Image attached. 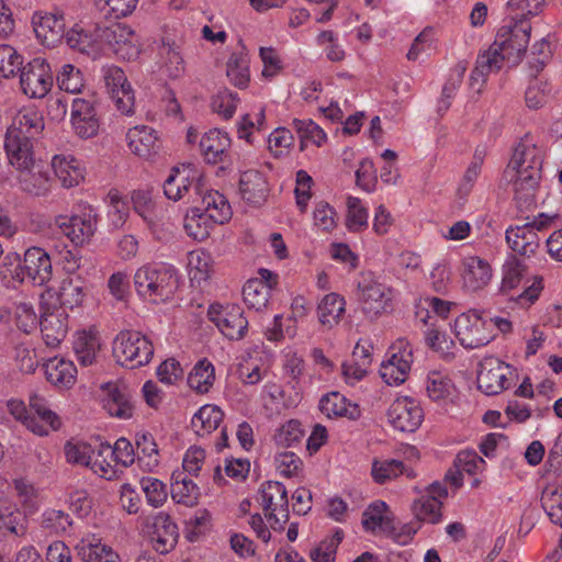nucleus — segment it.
Instances as JSON below:
<instances>
[{
	"mask_svg": "<svg viewBox=\"0 0 562 562\" xmlns=\"http://www.w3.org/2000/svg\"><path fill=\"white\" fill-rule=\"evenodd\" d=\"M542 150L532 139L522 138L514 149L505 169V177L513 184L515 198L527 204L533 202L541 179Z\"/></svg>",
	"mask_w": 562,
	"mask_h": 562,
	"instance_id": "obj_1",
	"label": "nucleus"
},
{
	"mask_svg": "<svg viewBox=\"0 0 562 562\" xmlns=\"http://www.w3.org/2000/svg\"><path fill=\"white\" fill-rule=\"evenodd\" d=\"M179 281V270L164 262L144 265L134 274L137 295L149 304H161L171 300Z\"/></svg>",
	"mask_w": 562,
	"mask_h": 562,
	"instance_id": "obj_2",
	"label": "nucleus"
},
{
	"mask_svg": "<svg viewBox=\"0 0 562 562\" xmlns=\"http://www.w3.org/2000/svg\"><path fill=\"white\" fill-rule=\"evenodd\" d=\"M360 310L366 318L376 321L394 310L395 291L371 273H362L357 283Z\"/></svg>",
	"mask_w": 562,
	"mask_h": 562,
	"instance_id": "obj_3",
	"label": "nucleus"
},
{
	"mask_svg": "<svg viewBox=\"0 0 562 562\" xmlns=\"http://www.w3.org/2000/svg\"><path fill=\"white\" fill-rule=\"evenodd\" d=\"M204 178L202 171L188 164L176 167L164 182V194L171 201H184L188 204L199 202L203 193Z\"/></svg>",
	"mask_w": 562,
	"mask_h": 562,
	"instance_id": "obj_4",
	"label": "nucleus"
},
{
	"mask_svg": "<svg viewBox=\"0 0 562 562\" xmlns=\"http://www.w3.org/2000/svg\"><path fill=\"white\" fill-rule=\"evenodd\" d=\"M113 355L121 366L135 369L149 363L154 355V347L142 333L123 330L114 339Z\"/></svg>",
	"mask_w": 562,
	"mask_h": 562,
	"instance_id": "obj_5",
	"label": "nucleus"
},
{
	"mask_svg": "<svg viewBox=\"0 0 562 562\" xmlns=\"http://www.w3.org/2000/svg\"><path fill=\"white\" fill-rule=\"evenodd\" d=\"M54 224L75 246H83L97 232L98 215L92 206L83 204L79 205L71 215L55 216Z\"/></svg>",
	"mask_w": 562,
	"mask_h": 562,
	"instance_id": "obj_6",
	"label": "nucleus"
},
{
	"mask_svg": "<svg viewBox=\"0 0 562 562\" xmlns=\"http://www.w3.org/2000/svg\"><path fill=\"white\" fill-rule=\"evenodd\" d=\"M451 328L460 345L465 349L484 347L495 337L491 323L475 311L460 314Z\"/></svg>",
	"mask_w": 562,
	"mask_h": 562,
	"instance_id": "obj_7",
	"label": "nucleus"
},
{
	"mask_svg": "<svg viewBox=\"0 0 562 562\" xmlns=\"http://www.w3.org/2000/svg\"><path fill=\"white\" fill-rule=\"evenodd\" d=\"M414 361L413 347L405 338H398L389 348L380 366V375L387 385H401L411 372Z\"/></svg>",
	"mask_w": 562,
	"mask_h": 562,
	"instance_id": "obj_8",
	"label": "nucleus"
},
{
	"mask_svg": "<svg viewBox=\"0 0 562 562\" xmlns=\"http://www.w3.org/2000/svg\"><path fill=\"white\" fill-rule=\"evenodd\" d=\"M530 31L528 21L509 16L497 30L493 44H498L502 52L507 55L508 63L516 64L527 49Z\"/></svg>",
	"mask_w": 562,
	"mask_h": 562,
	"instance_id": "obj_9",
	"label": "nucleus"
},
{
	"mask_svg": "<svg viewBox=\"0 0 562 562\" xmlns=\"http://www.w3.org/2000/svg\"><path fill=\"white\" fill-rule=\"evenodd\" d=\"M207 315L227 339L240 340L248 331V319L238 304L213 303L209 307Z\"/></svg>",
	"mask_w": 562,
	"mask_h": 562,
	"instance_id": "obj_10",
	"label": "nucleus"
},
{
	"mask_svg": "<svg viewBox=\"0 0 562 562\" xmlns=\"http://www.w3.org/2000/svg\"><path fill=\"white\" fill-rule=\"evenodd\" d=\"M53 87V72L43 57H34L20 69V88L31 99H42Z\"/></svg>",
	"mask_w": 562,
	"mask_h": 562,
	"instance_id": "obj_11",
	"label": "nucleus"
},
{
	"mask_svg": "<svg viewBox=\"0 0 562 562\" xmlns=\"http://www.w3.org/2000/svg\"><path fill=\"white\" fill-rule=\"evenodd\" d=\"M91 292L89 281L82 276H67L64 278L56 290L48 289L42 300H48L49 303H56L65 311L81 307Z\"/></svg>",
	"mask_w": 562,
	"mask_h": 562,
	"instance_id": "obj_12",
	"label": "nucleus"
},
{
	"mask_svg": "<svg viewBox=\"0 0 562 562\" xmlns=\"http://www.w3.org/2000/svg\"><path fill=\"white\" fill-rule=\"evenodd\" d=\"M38 324L44 344L49 348H57L69 330V315L56 303L42 300Z\"/></svg>",
	"mask_w": 562,
	"mask_h": 562,
	"instance_id": "obj_13",
	"label": "nucleus"
},
{
	"mask_svg": "<svg viewBox=\"0 0 562 562\" xmlns=\"http://www.w3.org/2000/svg\"><path fill=\"white\" fill-rule=\"evenodd\" d=\"M270 527L280 529L289 518V501L285 486L277 481L261 484L258 497Z\"/></svg>",
	"mask_w": 562,
	"mask_h": 562,
	"instance_id": "obj_14",
	"label": "nucleus"
},
{
	"mask_svg": "<svg viewBox=\"0 0 562 562\" xmlns=\"http://www.w3.org/2000/svg\"><path fill=\"white\" fill-rule=\"evenodd\" d=\"M101 72L104 86L117 111L124 115L134 114L135 94L125 72L114 65L102 67Z\"/></svg>",
	"mask_w": 562,
	"mask_h": 562,
	"instance_id": "obj_15",
	"label": "nucleus"
},
{
	"mask_svg": "<svg viewBox=\"0 0 562 562\" xmlns=\"http://www.w3.org/2000/svg\"><path fill=\"white\" fill-rule=\"evenodd\" d=\"M186 138L188 144L199 143L200 153L209 164L223 161L232 144L229 134L221 128H211L200 136L198 130L190 126Z\"/></svg>",
	"mask_w": 562,
	"mask_h": 562,
	"instance_id": "obj_16",
	"label": "nucleus"
},
{
	"mask_svg": "<svg viewBox=\"0 0 562 562\" xmlns=\"http://www.w3.org/2000/svg\"><path fill=\"white\" fill-rule=\"evenodd\" d=\"M514 369L496 357H486L480 363L477 387L486 395H496L509 385Z\"/></svg>",
	"mask_w": 562,
	"mask_h": 562,
	"instance_id": "obj_17",
	"label": "nucleus"
},
{
	"mask_svg": "<svg viewBox=\"0 0 562 562\" xmlns=\"http://www.w3.org/2000/svg\"><path fill=\"white\" fill-rule=\"evenodd\" d=\"M424 419V411L417 400L411 396H398L390 405L387 420L403 432H414Z\"/></svg>",
	"mask_w": 562,
	"mask_h": 562,
	"instance_id": "obj_18",
	"label": "nucleus"
},
{
	"mask_svg": "<svg viewBox=\"0 0 562 562\" xmlns=\"http://www.w3.org/2000/svg\"><path fill=\"white\" fill-rule=\"evenodd\" d=\"M311 312V306L307 300L302 295H296L292 299L290 306V315L286 318L288 325H284V319L281 314L273 317L271 326L266 329V337L270 341H278L286 336L293 338L297 333V324L304 322Z\"/></svg>",
	"mask_w": 562,
	"mask_h": 562,
	"instance_id": "obj_19",
	"label": "nucleus"
},
{
	"mask_svg": "<svg viewBox=\"0 0 562 562\" xmlns=\"http://www.w3.org/2000/svg\"><path fill=\"white\" fill-rule=\"evenodd\" d=\"M277 284V274L261 268L259 278L248 280L243 288V297L247 307L257 312L265 311L270 302L271 291Z\"/></svg>",
	"mask_w": 562,
	"mask_h": 562,
	"instance_id": "obj_20",
	"label": "nucleus"
},
{
	"mask_svg": "<svg viewBox=\"0 0 562 562\" xmlns=\"http://www.w3.org/2000/svg\"><path fill=\"white\" fill-rule=\"evenodd\" d=\"M505 61H507V55L502 52L498 44L492 43L487 49L481 52L477 56L475 68L470 77L471 88L476 92H481L487 77L498 72Z\"/></svg>",
	"mask_w": 562,
	"mask_h": 562,
	"instance_id": "obj_21",
	"label": "nucleus"
},
{
	"mask_svg": "<svg viewBox=\"0 0 562 562\" xmlns=\"http://www.w3.org/2000/svg\"><path fill=\"white\" fill-rule=\"evenodd\" d=\"M70 122L75 134L88 139L98 135L100 119L94 105L85 99H75L71 105Z\"/></svg>",
	"mask_w": 562,
	"mask_h": 562,
	"instance_id": "obj_22",
	"label": "nucleus"
},
{
	"mask_svg": "<svg viewBox=\"0 0 562 562\" xmlns=\"http://www.w3.org/2000/svg\"><path fill=\"white\" fill-rule=\"evenodd\" d=\"M68 46L92 59L101 55L102 42L100 32L92 25L75 24L66 34Z\"/></svg>",
	"mask_w": 562,
	"mask_h": 562,
	"instance_id": "obj_23",
	"label": "nucleus"
},
{
	"mask_svg": "<svg viewBox=\"0 0 562 562\" xmlns=\"http://www.w3.org/2000/svg\"><path fill=\"white\" fill-rule=\"evenodd\" d=\"M32 24L37 40L45 46L58 43L65 30V16L60 11L34 13Z\"/></svg>",
	"mask_w": 562,
	"mask_h": 562,
	"instance_id": "obj_24",
	"label": "nucleus"
},
{
	"mask_svg": "<svg viewBox=\"0 0 562 562\" xmlns=\"http://www.w3.org/2000/svg\"><path fill=\"white\" fill-rule=\"evenodd\" d=\"M53 172L65 189L78 187L85 181V164L70 154L54 155L50 161Z\"/></svg>",
	"mask_w": 562,
	"mask_h": 562,
	"instance_id": "obj_25",
	"label": "nucleus"
},
{
	"mask_svg": "<svg viewBox=\"0 0 562 562\" xmlns=\"http://www.w3.org/2000/svg\"><path fill=\"white\" fill-rule=\"evenodd\" d=\"M22 266L25 281L33 285H45L53 277L50 257L43 248H29L24 254Z\"/></svg>",
	"mask_w": 562,
	"mask_h": 562,
	"instance_id": "obj_26",
	"label": "nucleus"
},
{
	"mask_svg": "<svg viewBox=\"0 0 562 562\" xmlns=\"http://www.w3.org/2000/svg\"><path fill=\"white\" fill-rule=\"evenodd\" d=\"M75 551L82 562H122L119 553L92 532L80 537Z\"/></svg>",
	"mask_w": 562,
	"mask_h": 562,
	"instance_id": "obj_27",
	"label": "nucleus"
},
{
	"mask_svg": "<svg viewBox=\"0 0 562 562\" xmlns=\"http://www.w3.org/2000/svg\"><path fill=\"white\" fill-rule=\"evenodd\" d=\"M102 406L106 413L116 418L128 419L133 416V404L126 387L117 382L101 385Z\"/></svg>",
	"mask_w": 562,
	"mask_h": 562,
	"instance_id": "obj_28",
	"label": "nucleus"
},
{
	"mask_svg": "<svg viewBox=\"0 0 562 562\" xmlns=\"http://www.w3.org/2000/svg\"><path fill=\"white\" fill-rule=\"evenodd\" d=\"M150 528L149 537L156 552L167 554L176 547L178 527L169 515L164 512L157 513L150 519Z\"/></svg>",
	"mask_w": 562,
	"mask_h": 562,
	"instance_id": "obj_29",
	"label": "nucleus"
},
{
	"mask_svg": "<svg viewBox=\"0 0 562 562\" xmlns=\"http://www.w3.org/2000/svg\"><path fill=\"white\" fill-rule=\"evenodd\" d=\"M109 45L117 58L135 60L142 50L139 36L128 26L117 24L106 35Z\"/></svg>",
	"mask_w": 562,
	"mask_h": 562,
	"instance_id": "obj_30",
	"label": "nucleus"
},
{
	"mask_svg": "<svg viewBox=\"0 0 562 562\" xmlns=\"http://www.w3.org/2000/svg\"><path fill=\"white\" fill-rule=\"evenodd\" d=\"M4 150L9 164L15 170H29L31 167H35L33 143L29 136L7 133Z\"/></svg>",
	"mask_w": 562,
	"mask_h": 562,
	"instance_id": "obj_31",
	"label": "nucleus"
},
{
	"mask_svg": "<svg viewBox=\"0 0 562 562\" xmlns=\"http://www.w3.org/2000/svg\"><path fill=\"white\" fill-rule=\"evenodd\" d=\"M156 65L161 77L171 80L181 78L186 71V64L180 46L173 41L162 40Z\"/></svg>",
	"mask_w": 562,
	"mask_h": 562,
	"instance_id": "obj_32",
	"label": "nucleus"
},
{
	"mask_svg": "<svg viewBox=\"0 0 562 562\" xmlns=\"http://www.w3.org/2000/svg\"><path fill=\"white\" fill-rule=\"evenodd\" d=\"M462 283L472 292L484 289L492 280L491 265L479 256H468L462 260Z\"/></svg>",
	"mask_w": 562,
	"mask_h": 562,
	"instance_id": "obj_33",
	"label": "nucleus"
},
{
	"mask_svg": "<svg viewBox=\"0 0 562 562\" xmlns=\"http://www.w3.org/2000/svg\"><path fill=\"white\" fill-rule=\"evenodd\" d=\"M126 143L131 153L143 159H149L158 151L157 132L147 125L128 128Z\"/></svg>",
	"mask_w": 562,
	"mask_h": 562,
	"instance_id": "obj_34",
	"label": "nucleus"
},
{
	"mask_svg": "<svg viewBox=\"0 0 562 562\" xmlns=\"http://www.w3.org/2000/svg\"><path fill=\"white\" fill-rule=\"evenodd\" d=\"M394 515L389 505L381 499L370 503L362 513V526L366 531L384 535L392 531Z\"/></svg>",
	"mask_w": 562,
	"mask_h": 562,
	"instance_id": "obj_35",
	"label": "nucleus"
},
{
	"mask_svg": "<svg viewBox=\"0 0 562 562\" xmlns=\"http://www.w3.org/2000/svg\"><path fill=\"white\" fill-rule=\"evenodd\" d=\"M46 380L59 390L72 387L77 381V368L75 363L64 357H53L44 364Z\"/></svg>",
	"mask_w": 562,
	"mask_h": 562,
	"instance_id": "obj_36",
	"label": "nucleus"
},
{
	"mask_svg": "<svg viewBox=\"0 0 562 562\" xmlns=\"http://www.w3.org/2000/svg\"><path fill=\"white\" fill-rule=\"evenodd\" d=\"M226 76L239 89L247 88L250 82V59L243 41L238 42L236 49L227 58Z\"/></svg>",
	"mask_w": 562,
	"mask_h": 562,
	"instance_id": "obj_37",
	"label": "nucleus"
},
{
	"mask_svg": "<svg viewBox=\"0 0 562 562\" xmlns=\"http://www.w3.org/2000/svg\"><path fill=\"white\" fill-rule=\"evenodd\" d=\"M193 206L220 224L226 223L232 216L231 205L226 198L218 191L207 189L205 182H203V193Z\"/></svg>",
	"mask_w": 562,
	"mask_h": 562,
	"instance_id": "obj_38",
	"label": "nucleus"
},
{
	"mask_svg": "<svg viewBox=\"0 0 562 562\" xmlns=\"http://www.w3.org/2000/svg\"><path fill=\"white\" fill-rule=\"evenodd\" d=\"M72 348L82 366H91L101 348L98 329L90 326L76 330L72 336Z\"/></svg>",
	"mask_w": 562,
	"mask_h": 562,
	"instance_id": "obj_39",
	"label": "nucleus"
},
{
	"mask_svg": "<svg viewBox=\"0 0 562 562\" xmlns=\"http://www.w3.org/2000/svg\"><path fill=\"white\" fill-rule=\"evenodd\" d=\"M187 271L190 282L199 288L205 286L214 274V259L203 249H195L187 255Z\"/></svg>",
	"mask_w": 562,
	"mask_h": 562,
	"instance_id": "obj_40",
	"label": "nucleus"
},
{
	"mask_svg": "<svg viewBox=\"0 0 562 562\" xmlns=\"http://www.w3.org/2000/svg\"><path fill=\"white\" fill-rule=\"evenodd\" d=\"M241 199L248 204L259 206L268 195V183L265 176L257 170L241 172L238 182Z\"/></svg>",
	"mask_w": 562,
	"mask_h": 562,
	"instance_id": "obj_41",
	"label": "nucleus"
},
{
	"mask_svg": "<svg viewBox=\"0 0 562 562\" xmlns=\"http://www.w3.org/2000/svg\"><path fill=\"white\" fill-rule=\"evenodd\" d=\"M30 407L35 425L41 428V432H33L34 435L45 437L61 428V418L50 409L44 397L38 394L31 395Z\"/></svg>",
	"mask_w": 562,
	"mask_h": 562,
	"instance_id": "obj_42",
	"label": "nucleus"
},
{
	"mask_svg": "<svg viewBox=\"0 0 562 562\" xmlns=\"http://www.w3.org/2000/svg\"><path fill=\"white\" fill-rule=\"evenodd\" d=\"M44 128V119L41 112L34 106H26L18 111L7 133L19 136H29L30 139L38 135Z\"/></svg>",
	"mask_w": 562,
	"mask_h": 562,
	"instance_id": "obj_43",
	"label": "nucleus"
},
{
	"mask_svg": "<svg viewBox=\"0 0 562 562\" xmlns=\"http://www.w3.org/2000/svg\"><path fill=\"white\" fill-rule=\"evenodd\" d=\"M508 246L522 256H530L539 247V236L529 225L509 227L506 231Z\"/></svg>",
	"mask_w": 562,
	"mask_h": 562,
	"instance_id": "obj_44",
	"label": "nucleus"
},
{
	"mask_svg": "<svg viewBox=\"0 0 562 562\" xmlns=\"http://www.w3.org/2000/svg\"><path fill=\"white\" fill-rule=\"evenodd\" d=\"M265 352L262 346H255L239 363L238 372L245 384H257L266 373Z\"/></svg>",
	"mask_w": 562,
	"mask_h": 562,
	"instance_id": "obj_45",
	"label": "nucleus"
},
{
	"mask_svg": "<svg viewBox=\"0 0 562 562\" xmlns=\"http://www.w3.org/2000/svg\"><path fill=\"white\" fill-rule=\"evenodd\" d=\"M345 312L346 300L335 292L326 294L317 305L318 321L327 328H333L338 325Z\"/></svg>",
	"mask_w": 562,
	"mask_h": 562,
	"instance_id": "obj_46",
	"label": "nucleus"
},
{
	"mask_svg": "<svg viewBox=\"0 0 562 562\" xmlns=\"http://www.w3.org/2000/svg\"><path fill=\"white\" fill-rule=\"evenodd\" d=\"M0 318L8 323H14L24 333L33 330L40 322L33 304L24 301L13 303L0 314Z\"/></svg>",
	"mask_w": 562,
	"mask_h": 562,
	"instance_id": "obj_47",
	"label": "nucleus"
},
{
	"mask_svg": "<svg viewBox=\"0 0 562 562\" xmlns=\"http://www.w3.org/2000/svg\"><path fill=\"white\" fill-rule=\"evenodd\" d=\"M224 413L222 409L213 404H205L201 406L191 418V426L193 431L204 437L216 430L223 422Z\"/></svg>",
	"mask_w": 562,
	"mask_h": 562,
	"instance_id": "obj_48",
	"label": "nucleus"
},
{
	"mask_svg": "<svg viewBox=\"0 0 562 562\" xmlns=\"http://www.w3.org/2000/svg\"><path fill=\"white\" fill-rule=\"evenodd\" d=\"M319 409L329 418L348 417L353 419L359 416L358 405L349 402L338 392H330L324 395L319 401Z\"/></svg>",
	"mask_w": 562,
	"mask_h": 562,
	"instance_id": "obj_49",
	"label": "nucleus"
},
{
	"mask_svg": "<svg viewBox=\"0 0 562 562\" xmlns=\"http://www.w3.org/2000/svg\"><path fill=\"white\" fill-rule=\"evenodd\" d=\"M258 56L261 63L262 80L272 81L284 74L286 63L279 49L273 46H259Z\"/></svg>",
	"mask_w": 562,
	"mask_h": 562,
	"instance_id": "obj_50",
	"label": "nucleus"
},
{
	"mask_svg": "<svg viewBox=\"0 0 562 562\" xmlns=\"http://www.w3.org/2000/svg\"><path fill=\"white\" fill-rule=\"evenodd\" d=\"M170 493L176 503L193 506L198 503L200 490L184 472L177 470L171 475Z\"/></svg>",
	"mask_w": 562,
	"mask_h": 562,
	"instance_id": "obj_51",
	"label": "nucleus"
},
{
	"mask_svg": "<svg viewBox=\"0 0 562 562\" xmlns=\"http://www.w3.org/2000/svg\"><path fill=\"white\" fill-rule=\"evenodd\" d=\"M188 385L199 394H206L211 391L215 382V368L206 358L200 359L190 370Z\"/></svg>",
	"mask_w": 562,
	"mask_h": 562,
	"instance_id": "obj_52",
	"label": "nucleus"
},
{
	"mask_svg": "<svg viewBox=\"0 0 562 562\" xmlns=\"http://www.w3.org/2000/svg\"><path fill=\"white\" fill-rule=\"evenodd\" d=\"M267 127L266 108L258 104L244 114L237 123L238 138L245 140L247 144L255 143L254 131H262Z\"/></svg>",
	"mask_w": 562,
	"mask_h": 562,
	"instance_id": "obj_53",
	"label": "nucleus"
},
{
	"mask_svg": "<svg viewBox=\"0 0 562 562\" xmlns=\"http://www.w3.org/2000/svg\"><path fill=\"white\" fill-rule=\"evenodd\" d=\"M425 390L428 397L435 402L450 401L456 392L452 380L442 371H430L427 374Z\"/></svg>",
	"mask_w": 562,
	"mask_h": 562,
	"instance_id": "obj_54",
	"label": "nucleus"
},
{
	"mask_svg": "<svg viewBox=\"0 0 562 562\" xmlns=\"http://www.w3.org/2000/svg\"><path fill=\"white\" fill-rule=\"evenodd\" d=\"M218 222H213L195 206H191L184 215L183 227L187 234L194 240H204Z\"/></svg>",
	"mask_w": 562,
	"mask_h": 562,
	"instance_id": "obj_55",
	"label": "nucleus"
},
{
	"mask_svg": "<svg viewBox=\"0 0 562 562\" xmlns=\"http://www.w3.org/2000/svg\"><path fill=\"white\" fill-rule=\"evenodd\" d=\"M441 507L442 502L435 499L432 496L420 494V496L412 503L411 510L415 521L419 525L423 522L436 525L442 519Z\"/></svg>",
	"mask_w": 562,
	"mask_h": 562,
	"instance_id": "obj_56",
	"label": "nucleus"
},
{
	"mask_svg": "<svg viewBox=\"0 0 562 562\" xmlns=\"http://www.w3.org/2000/svg\"><path fill=\"white\" fill-rule=\"evenodd\" d=\"M372 477L374 482L383 484L387 481L394 480L400 475L414 477L413 470L407 469L404 463L396 459L376 460L372 464Z\"/></svg>",
	"mask_w": 562,
	"mask_h": 562,
	"instance_id": "obj_57",
	"label": "nucleus"
},
{
	"mask_svg": "<svg viewBox=\"0 0 562 562\" xmlns=\"http://www.w3.org/2000/svg\"><path fill=\"white\" fill-rule=\"evenodd\" d=\"M108 206V221L113 229L121 228L130 215V206L123 195L115 189L109 191L105 196Z\"/></svg>",
	"mask_w": 562,
	"mask_h": 562,
	"instance_id": "obj_58",
	"label": "nucleus"
},
{
	"mask_svg": "<svg viewBox=\"0 0 562 562\" xmlns=\"http://www.w3.org/2000/svg\"><path fill=\"white\" fill-rule=\"evenodd\" d=\"M345 224L349 232L359 233L369 225V211L363 202L356 196H348Z\"/></svg>",
	"mask_w": 562,
	"mask_h": 562,
	"instance_id": "obj_59",
	"label": "nucleus"
},
{
	"mask_svg": "<svg viewBox=\"0 0 562 562\" xmlns=\"http://www.w3.org/2000/svg\"><path fill=\"white\" fill-rule=\"evenodd\" d=\"M0 281L4 286L13 288L25 281L21 257L18 252H8L0 265Z\"/></svg>",
	"mask_w": 562,
	"mask_h": 562,
	"instance_id": "obj_60",
	"label": "nucleus"
},
{
	"mask_svg": "<svg viewBox=\"0 0 562 562\" xmlns=\"http://www.w3.org/2000/svg\"><path fill=\"white\" fill-rule=\"evenodd\" d=\"M131 201L135 212L147 223L150 229L158 224V210L151 201L150 192L147 190H135L132 192Z\"/></svg>",
	"mask_w": 562,
	"mask_h": 562,
	"instance_id": "obj_61",
	"label": "nucleus"
},
{
	"mask_svg": "<svg viewBox=\"0 0 562 562\" xmlns=\"http://www.w3.org/2000/svg\"><path fill=\"white\" fill-rule=\"evenodd\" d=\"M18 171V181L22 191L33 196H42L48 192V180L42 172L36 170V166L31 167L29 170Z\"/></svg>",
	"mask_w": 562,
	"mask_h": 562,
	"instance_id": "obj_62",
	"label": "nucleus"
},
{
	"mask_svg": "<svg viewBox=\"0 0 562 562\" xmlns=\"http://www.w3.org/2000/svg\"><path fill=\"white\" fill-rule=\"evenodd\" d=\"M294 145L292 132L283 126L276 127L266 139L267 150L274 158L289 155Z\"/></svg>",
	"mask_w": 562,
	"mask_h": 562,
	"instance_id": "obj_63",
	"label": "nucleus"
},
{
	"mask_svg": "<svg viewBox=\"0 0 562 562\" xmlns=\"http://www.w3.org/2000/svg\"><path fill=\"white\" fill-rule=\"evenodd\" d=\"M292 125L301 139L302 146L310 143L317 147H322L327 142V134L325 131L310 119H295L293 120Z\"/></svg>",
	"mask_w": 562,
	"mask_h": 562,
	"instance_id": "obj_64",
	"label": "nucleus"
}]
</instances>
